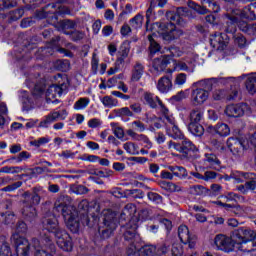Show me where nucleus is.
<instances>
[{"label": "nucleus", "instance_id": "1", "mask_svg": "<svg viewBox=\"0 0 256 256\" xmlns=\"http://www.w3.org/2000/svg\"><path fill=\"white\" fill-rule=\"evenodd\" d=\"M43 229L56 238V243L62 251H73V242L71 236L65 230L59 229L57 218L53 215H48L43 220Z\"/></svg>", "mask_w": 256, "mask_h": 256}, {"label": "nucleus", "instance_id": "2", "mask_svg": "<svg viewBox=\"0 0 256 256\" xmlns=\"http://www.w3.org/2000/svg\"><path fill=\"white\" fill-rule=\"evenodd\" d=\"M56 211L62 213L66 227L72 233H79V219L77 218V210L72 205H67L63 202H55Z\"/></svg>", "mask_w": 256, "mask_h": 256}, {"label": "nucleus", "instance_id": "3", "mask_svg": "<svg viewBox=\"0 0 256 256\" xmlns=\"http://www.w3.org/2000/svg\"><path fill=\"white\" fill-rule=\"evenodd\" d=\"M168 149H174V151H178L177 154L172 153V155L181 161L185 159H192L191 155L197 151V148L193 142L187 138H183L181 144L175 143L173 141L168 142Z\"/></svg>", "mask_w": 256, "mask_h": 256}, {"label": "nucleus", "instance_id": "4", "mask_svg": "<svg viewBox=\"0 0 256 256\" xmlns=\"http://www.w3.org/2000/svg\"><path fill=\"white\" fill-rule=\"evenodd\" d=\"M233 241L237 246V250H241L243 245L251 243L256 239L255 231L248 228H239L233 232Z\"/></svg>", "mask_w": 256, "mask_h": 256}, {"label": "nucleus", "instance_id": "5", "mask_svg": "<svg viewBox=\"0 0 256 256\" xmlns=\"http://www.w3.org/2000/svg\"><path fill=\"white\" fill-rule=\"evenodd\" d=\"M154 27H158V29H162V31H164L162 32L164 41H174V39H179V37L183 35V31L181 29H177L173 22L168 24L156 22L154 23Z\"/></svg>", "mask_w": 256, "mask_h": 256}, {"label": "nucleus", "instance_id": "6", "mask_svg": "<svg viewBox=\"0 0 256 256\" xmlns=\"http://www.w3.org/2000/svg\"><path fill=\"white\" fill-rule=\"evenodd\" d=\"M214 243L220 251H224L225 253H231V251H236L237 244L233 240V232L231 237H227L225 235H217L214 239Z\"/></svg>", "mask_w": 256, "mask_h": 256}, {"label": "nucleus", "instance_id": "7", "mask_svg": "<svg viewBox=\"0 0 256 256\" xmlns=\"http://www.w3.org/2000/svg\"><path fill=\"white\" fill-rule=\"evenodd\" d=\"M12 243L16 247V253L18 256H28L31 253V245L29 241L19 234L12 235Z\"/></svg>", "mask_w": 256, "mask_h": 256}, {"label": "nucleus", "instance_id": "8", "mask_svg": "<svg viewBox=\"0 0 256 256\" xmlns=\"http://www.w3.org/2000/svg\"><path fill=\"white\" fill-rule=\"evenodd\" d=\"M128 255L136 256H157V247L154 245H145L139 248L138 245H131L127 250Z\"/></svg>", "mask_w": 256, "mask_h": 256}, {"label": "nucleus", "instance_id": "9", "mask_svg": "<svg viewBox=\"0 0 256 256\" xmlns=\"http://www.w3.org/2000/svg\"><path fill=\"white\" fill-rule=\"evenodd\" d=\"M227 117H243V115H251V107L246 103L228 105L225 109Z\"/></svg>", "mask_w": 256, "mask_h": 256}, {"label": "nucleus", "instance_id": "10", "mask_svg": "<svg viewBox=\"0 0 256 256\" xmlns=\"http://www.w3.org/2000/svg\"><path fill=\"white\" fill-rule=\"evenodd\" d=\"M237 97H239V90L237 88H233L229 91L225 89H218L214 90L212 93L214 101H223V99H226V101H235Z\"/></svg>", "mask_w": 256, "mask_h": 256}, {"label": "nucleus", "instance_id": "11", "mask_svg": "<svg viewBox=\"0 0 256 256\" xmlns=\"http://www.w3.org/2000/svg\"><path fill=\"white\" fill-rule=\"evenodd\" d=\"M232 15H236L238 19H247L248 21L256 20V6L255 4H250L243 9H232Z\"/></svg>", "mask_w": 256, "mask_h": 256}, {"label": "nucleus", "instance_id": "12", "mask_svg": "<svg viewBox=\"0 0 256 256\" xmlns=\"http://www.w3.org/2000/svg\"><path fill=\"white\" fill-rule=\"evenodd\" d=\"M178 237L181 243H184V245L188 244L190 249H193V247H195L197 236L191 235L187 226L182 225L178 228Z\"/></svg>", "mask_w": 256, "mask_h": 256}, {"label": "nucleus", "instance_id": "13", "mask_svg": "<svg viewBox=\"0 0 256 256\" xmlns=\"http://www.w3.org/2000/svg\"><path fill=\"white\" fill-rule=\"evenodd\" d=\"M131 223H133V220L127 225V229L124 233V239L130 241L128 247H131V245H139V243H141V237L137 234V224L131 225Z\"/></svg>", "mask_w": 256, "mask_h": 256}, {"label": "nucleus", "instance_id": "14", "mask_svg": "<svg viewBox=\"0 0 256 256\" xmlns=\"http://www.w3.org/2000/svg\"><path fill=\"white\" fill-rule=\"evenodd\" d=\"M144 100L151 107V109H159V111H163L167 113V107L163 104L161 99L151 92L144 93Z\"/></svg>", "mask_w": 256, "mask_h": 256}, {"label": "nucleus", "instance_id": "15", "mask_svg": "<svg viewBox=\"0 0 256 256\" xmlns=\"http://www.w3.org/2000/svg\"><path fill=\"white\" fill-rule=\"evenodd\" d=\"M227 43H229V37L223 33H215L210 36V45L214 49H218V51H223L227 47Z\"/></svg>", "mask_w": 256, "mask_h": 256}, {"label": "nucleus", "instance_id": "16", "mask_svg": "<svg viewBox=\"0 0 256 256\" xmlns=\"http://www.w3.org/2000/svg\"><path fill=\"white\" fill-rule=\"evenodd\" d=\"M227 147L234 157H243L245 153V146L243 145V142L237 138H228Z\"/></svg>", "mask_w": 256, "mask_h": 256}, {"label": "nucleus", "instance_id": "17", "mask_svg": "<svg viewBox=\"0 0 256 256\" xmlns=\"http://www.w3.org/2000/svg\"><path fill=\"white\" fill-rule=\"evenodd\" d=\"M209 99V90L205 88H196L192 90L191 101L194 106L203 105Z\"/></svg>", "mask_w": 256, "mask_h": 256}, {"label": "nucleus", "instance_id": "18", "mask_svg": "<svg viewBox=\"0 0 256 256\" xmlns=\"http://www.w3.org/2000/svg\"><path fill=\"white\" fill-rule=\"evenodd\" d=\"M225 19H227L225 32L233 35V33L237 31V24L239 25L241 21H239V17H237V15H233L232 10H229L227 12V14L225 15Z\"/></svg>", "mask_w": 256, "mask_h": 256}, {"label": "nucleus", "instance_id": "19", "mask_svg": "<svg viewBox=\"0 0 256 256\" xmlns=\"http://www.w3.org/2000/svg\"><path fill=\"white\" fill-rule=\"evenodd\" d=\"M131 51V44L127 41L123 42L120 50L118 52V57L116 59L117 65H125V59L129 57V53Z\"/></svg>", "mask_w": 256, "mask_h": 256}, {"label": "nucleus", "instance_id": "20", "mask_svg": "<svg viewBox=\"0 0 256 256\" xmlns=\"http://www.w3.org/2000/svg\"><path fill=\"white\" fill-rule=\"evenodd\" d=\"M157 89L160 93H169L173 89L171 78L164 76L158 80Z\"/></svg>", "mask_w": 256, "mask_h": 256}, {"label": "nucleus", "instance_id": "21", "mask_svg": "<svg viewBox=\"0 0 256 256\" xmlns=\"http://www.w3.org/2000/svg\"><path fill=\"white\" fill-rule=\"evenodd\" d=\"M181 16H187L189 17V9L187 8H177L176 13L175 12H167L166 17L169 19V21H176V23H179V20L181 19Z\"/></svg>", "mask_w": 256, "mask_h": 256}, {"label": "nucleus", "instance_id": "22", "mask_svg": "<svg viewBox=\"0 0 256 256\" xmlns=\"http://www.w3.org/2000/svg\"><path fill=\"white\" fill-rule=\"evenodd\" d=\"M238 28L240 29V31H242L243 33H246V35H250L251 37H255L256 35V23L249 24L241 20L238 23Z\"/></svg>", "mask_w": 256, "mask_h": 256}, {"label": "nucleus", "instance_id": "23", "mask_svg": "<svg viewBox=\"0 0 256 256\" xmlns=\"http://www.w3.org/2000/svg\"><path fill=\"white\" fill-rule=\"evenodd\" d=\"M59 119V114L57 113V111L52 112L50 114H48L47 116H45V119H43L38 127L42 128V129H47L49 127V125H51V123H55V121H57Z\"/></svg>", "mask_w": 256, "mask_h": 256}, {"label": "nucleus", "instance_id": "24", "mask_svg": "<svg viewBox=\"0 0 256 256\" xmlns=\"http://www.w3.org/2000/svg\"><path fill=\"white\" fill-rule=\"evenodd\" d=\"M214 205H217L218 207H222V209H226V211H232V213H235V215H243V208L241 206H231L230 204L221 202L219 200L213 202Z\"/></svg>", "mask_w": 256, "mask_h": 256}, {"label": "nucleus", "instance_id": "25", "mask_svg": "<svg viewBox=\"0 0 256 256\" xmlns=\"http://www.w3.org/2000/svg\"><path fill=\"white\" fill-rule=\"evenodd\" d=\"M145 73V66L141 62H136L132 71V81H140Z\"/></svg>", "mask_w": 256, "mask_h": 256}, {"label": "nucleus", "instance_id": "26", "mask_svg": "<svg viewBox=\"0 0 256 256\" xmlns=\"http://www.w3.org/2000/svg\"><path fill=\"white\" fill-rule=\"evenodd\" d=\"M57 31H62L64 35H69L67 29H75V22L71 20L60 21L56 24Z\"/></svg>", "mask_w": 256, "mask_h": 256}, {"label": "nucleus", "instance_id": "27", "mask_svg": "<svg viewBox=\"0 0 256 256\" xmlns=\"http://www.w3.org/2000/svg\"><path fill=\"white\" fill-rule=\"evenodd\" d=\"M46 95L52 99H55V97H61V95H63V88L57 84H53L47 89Z\"/></svg>", "mask_w": 256, "mask_h": 256}, {"label": "nucleus", "instance_id": "28", "mask_svg": "<svg viewBox=\"0 0 256 256\" xmlns=\"http://www.w3.org/2000/svg\"><path fill=\"white\" fill-rule=\"evenodd\" d=\"M100 102L102 105L108 109H113V107H119V100L111 97V96H104L100 98Z\"/></svg>", "mask_w": 256, "mask_h": 256}, {"label": "nucleus", "instance_id": "29", "mask_svg": "<svg viewBox=\"0 0 256 256\" xmlns=\"http://www.w3.org/2000/svg\"><path fill=\"white\" fill-rule=\"evenodd\" d=\"M212 129L217 133V135H220V137H228V135H231V128H229V125L227 124H217Z\"/></svg>", "mask_w": 256, "mask_h": 256}, {"label": "nucleus", "instance_id": "30", "mask_svg": "<svg viewBox=\"0 0 256 256\" xmlns=\"http://www.w3.org/2000/svg\"><path fill=\"white\" fill-rule=\"evenodd\" d=\"M47 7L49 9H56L55 12H52L55 13L56 15H65L69 13V9H67V7L63 5L61 2L48 4Z\"/></svg>", "mask_w": 256, "mask_h": 256}, {"label": "nucleus", "instance_id": "31", "mask_svg": "<svg viewBox=\"0 0 256 256\" xmlns=\"http://www.w3.org/2000/svg\"><path fill=\"white\" fill-rule=\"evenodd\" d=\"M167 133L169 137H172V139H184L183 132L179 129L177 125L173 126H167Z\"/></svg>", "mask_w": 256, "mask_h": 256}, {"label": "nucleus", "instance_id": "32", "mask_svg": "<svg viewBox=\"0 0 256 256\" xmlns=\"http://www.w3.org/2000/svg\"><path fill=\"white\" fill-rule=\"evenodd\" d=\"M203 115V110L200 108L193 109L189 116L190 123H201L203 121Z\"/></svg>", "mask_w": 256, "mask_h": 256}, {"label": "nucleus", "instance_id": "33", "mask_svg": "<svg viewBox=\"0 0 256 256\" xmlns=\"http://www.w3.org/2000/svg\"><path fill=\"white\" fill-rule=\"evenodd\" d=\"M89 103H91V100L89 98H79L74 103L73 108L75 109V111H83V109H87V107H89Z\"/></svg>", "mask_w": 256, "mask_h": 256}, {"label": "nucleus", "instance_id": "34", "mask_svg": "<svg viewBox=\"0 0 256 256\" xmlns=\"http://www.w3.org/2000/svg\"><path fill=\"white\" fill-rule=\"evenodd\" d=\"M189 131L190 133H192V135H195L196 137H201V135L205 133V129L199 123H190Z\"/></svg>", "mask_w": 256, "mask_h": 256}, {"label": "nucleus", "instance_id": "35", "mask_svg": "<svg viewBox=\"0 0 256 256\" xmlns=\"http://www.w3.org/2000/svg\"><path fill=\"white\" fill-rule=\"evenodd\" d=\"M188 7L199 13V15H207L209 13V9L205 6H201L193 1H188Z\"/></svg>", "mask_w": 256, "mask_h": 256}, {"label": "nucleus", "instance_id": "36", "mask_svg": "<svg viewBox=\"0 0 256 256\" xmlns=\"http://www.w3.org/2000/svg\"><path fill=\"white\" fill-rule=\"evenodd\" d=\"M246 89L250 95H255L256 93V75L249 76L246 81Z\"/></svg>", "mask_w": 256, "mask_h": 256}, {"label": "nucleus", "instance_id": "37", "mask_svg": "<svg viewBox=\"0 0 256 256\" xmlns=\"http://www.w3.org/2000/svg\"><path fill=\"white\" fill-rule=\"evenodd\" d=\"M130 27L132 29H141L143 27V15L137 14L130 20Z\"/></svg>", "mask_w": 256, "mask_h": 256}, {"label": "nucleus", "instance_id": "38", "mask_svg": "<svg viewBox=\"0 0 256 256\" xmlns=\"http://www.w3.org/2000/svg\"><path fill=\"white\" fill-rule=\"evenodd\" d=\"M110 125L112 127V132L114 133L115 137L123 141L125 137V130H123V128L118 126L115 122H112Z\"/></svg>", "mask_w": 256, "mask_h": 256}, {"label": "nucleus", "instance_id": "39", "mask_svg": "<svg viewBox=\"0 0 256 256\" xmlns=\"http://www.w3.org/2000/svg\"><path fill=\"white\" fill-rule=\"evenodd\" d=\"M148 41L150 42V53L152 55H155V53H159V51L161 50V46L155 41V39H153V35H148Z\"/></svg>", "mask_w": 256, "mask_h": 256}, {"label": "nucleus", "instance_id": "40", "mask_svg": "<svg viewBox=\"0 0 256 256\" xmlns=\"http://www.w3.org/2000/svg\"><path fill=\"white\" fill-rule=\"evenodd\" d=\"M202 5H208L213 13H219L221 11V7L215 0H201Z\"/></svg>", "mask_w": 256, "mask_h": 256}, {"label": "nucleus", "instance_id": "41", "mask_svg": "<svg viewBox=\"0 0 256 256\" xmlns=\"http://www.w3.org/2000/svg\"><path fill=\"white\" fill-rule=\"evenodd\" d=\"M175 69L178 71H187L188 73H193V71H195V65H187L185 62H177Z\"/></svg>", "mask_w": 256, "mask_h": 256}, {"label": "nucleus", "instance_id": "42", "mask_svg": "<svg viewBox=\"0 0 256 256\" xmlns=\"http://www.w3.org/2000/svg\"><path fill=\"white\" fill-rule=\"evenodd\" d=\"M22 214L24 217H29L31 219L37 215V211L35 210V206H29L26 204L23 208Z\"/></svg>", "mask_w": 256, "mask_h": 256}, {"label": "nucleus", "instance_id": "43", "mask_svg": "<svg viewBox=\"0 0 256 256\" xmlns=\"http://www.w3.org/2000/svg\"><path fill=\"white\" fill-rule=\"evenodd\" d=\"M32 245L36 251L35 252L36 256H53V255L47 253L45 250H41V248H39V245H40L39 240H37V239L32 240Z\"/></svg>", "mask_w": 256, "mask_h": 256}, {"label": "nucleus", "instance_id": "44", "mask_svg": "<svg viewBox=\"0 0 256 256\" xmlns=\"http://www.w3.org/2000/svg\"><path fill=\"white\" fill-rule=\"evenodd\" d=\"M13 7H17V1L0 0V11H3V9H13Z\"/></svg>", "mask_w": 256, "mask_h": 256}, {"label": "nucleus", "instance_id": "45", "mask_svg": "<svg viewBox=\"0 0 256 256\" xmlns=\"http://www.w3.org/2000/svg\"><path fill=\"white\" fill-rule=\"evenodd\" d=\"M187 83V74L180 73L175 77L174 85L176 87H183Z\"/></svg>", "mask_w": 256, "mask_h": 256}, {"label": "nucleus", "instance_id": "46", "mask_svg": "<svg viewBox=\"0 0 256 256\" xmlns=\"http://www.w3.org/2000/svg\"><path fill=\"white\" fill-rule=\"evenodd\" d=\"M49 141H51V138L41 137V138H38L37 140L31 141L30 145H32L33 147H41L43 145H47Z\"/></svg>", "mask_w": 256, "mask_h": 256}, {"label": "nucleus", "instance_id": "47", "mask_svg": "<svg viewBox=\"0 0 256 256\" xmlns=\"http://www.w3.org/2000/svg\"><path fill=\"white\" fill-rule=\"evenodd\" d=\"M91 69L94 75H97V71H99V57L97 54L93 53L92 60H91Z\"/></svg>", "mask_w": 256, "mask_h": 256}, {"label": "nucleus", "instance_id": "48", "mask_svg": "<svg viewBox=\"0 0 256 256\" xmlns=\"http://www.w3.org/2000/svg\"><path fill=\"white\" fill-rule=\"evenodd\" d=\"M23 15H25V10H23V8H20L10 13V19L12 21H18V19H21V17H23Z\"/></svg>", "mask_w": 256, "mask_h": 256}, {"label": "nucleus", "instance_id": "49", "mask_svg": "<svg viewBox=\"0 0 256 256\" xmlns=\"http://www.w3.org/2000/svg\"><path fill=\"white\" fill-rule=\"evenodd\" d=\"M114 111L120 117H133V112L129 109V107H123Z\"/></svg>", "mask_w": 256, "mask_h": 256}, {"label": "nucleus", "instance_id": "50", "mask_svg": "<svg viewBox=\"0 0 256 256\" xmlns=\"http://www.w3.org/2000/svg\"><path fill=\"white\" fill-rule=\"evenodd\" d=\"M160 112L164 116L166 123L169 124L167 125V127H173V125H175V118L169 113V109L167 108V112H164V111H160Z\"/></svg>", "mask_w": 256, "mask_h": 256}, {"label": "nucleus", "instance_id": "51", "mask_svg": "<svg viewBox=\"0 0 256 256\" xmlns=\"http://www.w3.org/2000/svg\"><path fill=\"white\" fill-rule=\"evenodd\" d=\"M123 148L128 152L130 155H136L137 148L135 147V144L133 142H126L123 145Z\"/></svg>", "mask_w": 256, "mask_h": 256}, {"label": "nucleus", "instance_id": "52", "mask_svg": "<svg viewBox=\"0 0 256 256\" xmlns=\"http://www.w3.org/2000/svg\"><path fill=\"white\" fill-rule=\"evenodd\" d=\"M136 141H141V143H144L147 149H151V147H153V143H151V140H149V138L144 134H139Z\"/></svg>", "mask_w": 256, "mask_h": 256}, {"label": "nucleus", "instance_id": "53", "mask_svg": "<svg viewBox=\"0 0 256 256\" xmlns=\"http://www.w3.org/2000/svg\"><path fill=\"white\" fill-rule=\"evenodd\" d=\"M68 35H70V39L72 41H81V39H83L85 37V33L81 32V31H74L69 33Z\"/></svg>", "mask_w": 256, "mask_h": 256}, {"label": "nucleus", "instance_id": "54", "mask_svg": "<svg viewBox=\"0 0 256 256\" xmlns=\"http://www.w3.org/2000/svg\"><path fill=\"white\" fill-rule=\"evenodd\" d=\"M153 67L156 71H163L165 69V60L155 59Z\"/></svg>", "mask_w": 256, "mask_h": 256}, {"label": "nucleus", "instance_id": "55", "mask_svg": "<svg viewBox=\"0 0 256 256\" xmlns=\"http://www.w3.org/2000/svg\"><path fill=\"white\" fill-rule=\"evenodd\" d=\"M183 247L179 244H174L172 247V256H182Z\"/></svg>", "mask_w": 256, "mask_h": 256}, {"label": "nucleus", "instance_id": "56", "mask_svg": "<svg viewBox=\"0 0 256 256\" xmlns=\"http://www.w3.org/2000/svg\"><path fill=\"white\" fill-rule=\"evenodd\" d=\"M148 199L153 203H161V196L155 192H149L147 194Z\"/></svg>", "mask_w": 256, "mask_h": 256}, {"label": "nucleus", "instance_id": "57", "mask_svg": "<svg viewBox=\"0 0 256 256\" xmlns=\"http://www.w3.org/2000/svg\"><path fill=\"white\" fill-rule=\"evenodd\" d=\"M137 208L133 204H127L124 208V215H134L136 213Z\"/></svg>", "mask_w": 256, "mask_h": 256}, {"label": "nucleus", "instance_id": "58", "mask_svg": "<svg viewBox=\"0 0 256 256\" xmlns=\"http://www.w3.org/2000/svg\"><path fill=\"white\" fill-rule=\"evenodd\" d=\"M132 127H135L140 133H143V131H145V124H143V122L139 120L132 122Z\"/></svg>", "mask_w": 256, "mask_h": 256}, {"label": "nucleus", "instance_id": "59", "mask_svg": "<svg viewBox=\"0 0 256 256\" xmlns=\"http://www.w3.org/2000/svg\"><path fill=\"white\" fill-rule=\"evenodd\" d=\"M99 126H101V120L97 118H93L88 121V127H90V129H96V127H99Z\"/></svg>", "mask_w": 256, "mask_h": 256}, {"label": "nucleus", "instance_id": "60", "mask_svg": "<svg viewBox=\"0 0 256 256\" xmlns=\"http://www.w3.org/2000/svg\"><path fill=\"white\" fill-rule=\"evenodd\" d=\"M235 42L238 44V47L240 48L246 47L247 45V39L244 36H238Z\"/></svg>", "mask_w": 256, "mask_h": 256}, {"label": "nucleus", "instance_id": "61", "mask_svg": "<svg viewBox=\"0 0 256 256\" xmlns=\"http://www.w3.org/2000/svg\"><path fill=\"white\" fill-rule=\"evenodd\" d=\"M208 113V119H210V121H217V119H219V114H217V112L213 109H210L207 111Z\"/></svg>", "mask_w": 256, "mask_h": 256}, {"label": "nucleus", "instance_id": "62", "mask_svg": "<svg viewBox=\"0 0 256 256\" xmlns=\"http://www.w3.org/2000/svg\"><path fill=\"white\" fill-rule=\"evenodd\" d=\"M120 33H121V35H123V37H127V35H129V33H131V26H129V24H124L121 27Z\"/></svg>", "mask_w": 256, "mask_h": 256}, {"label": "nucleus", "instance_id": "63", "mask_svg": "<svg viewBox=\"0 0 256 256\" xmlns=\"http://www.w3.org/2000/svg\"><path fill=\"white\" fill-rule=\"evenodd\" d=\"M87 191V187L80 185L75 187L74 193H76V195H85Z\"/></svg>", "mask_w": 256, "mask_h": 256}, {"label": "nucleus", "instance_id": "64", "mask_svg": "<svg viewBox=\"0 0 256 256\" xmlns=\"http://www.w3.org/2000/svg\"><path fill=\"white\" fill-rule=\"evenodd\" d=\"M246 188L249 191H255L256 190V181L255 180H251L245 183Z\"/></svg>", "mask_w": 256, "mask_h": 256}]
</instances>
